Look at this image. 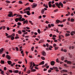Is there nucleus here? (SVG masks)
<instances>
[{
  "label": "nucleus",
  "instance_id": "nucleus-1",
  "mask_svg": "<svg viewBox=\"0 0 75 75\" xmlns=\"http://www.w3.org/2000/svg\"><path fill=\"white\" fill-rule=\"evenodd\" d=\"M5 34L6 36H7V37L8 38H14V36H15V34L14 33H13L12 35H8V34L7 33H5Z\"/></svg>",
  "mask_w": 75,
  "mask_h": 75
},
{
  "label": "nucleus",
  "instance_id": "nucleus-2",
  "mask_svg": "<svg viewBox=\"0 0 75 75\" xmlns=\"http://www.w3.org/2000/svg\"><path fill=\"white\" fill-rule=\"evenodd\" d=\"M55 4L57 6H61L62 7H63V4L61 2H59V4L58 3H56Z\"/></svg>",
  "mask_w": 75,
  "mask_h": 75
},
{
  "label": "nucleus",
  "instance_id": "nucleus-3",
  "mask_svg": "<svg viewBox=\"0 0 75 75\" xmlns=\"http://www.w3.org/2000/svg\"><path fill=\"white\" fill-rule=\"evenodd\" d=\"M23 18L22 16L20 17L19 18H17L15 19V21L16 22H17L18 21H21V19Z\"/></svg>",
  "mask_w": 75,
  "mask_h": 75
},
{
  "label": "nucleus",
  "instance_id": "nucleus-4",
  "mask_svg": "<svg viewBox=\"0 0 75 75\" xmlns=\"http://www.w3.org/2000/svg\"><path fill=\"white\" fill-rule=\"evenodd\" d=\"M41 54L42 56L45 57L46 56V53L44 51H42L41 52Z\"/></svg>",
  "mask_w": 75,
  "mask_h": 75
},
{
  "label": "nucleus",
  "instance_id": "nucleus-5",
  "mask_svg": "<svg viewBox=\"0 0 75 75\" xmlns=\"http://www.w3.org/2000/svg\"><path fill=\"white\" fill-rule=\"evenodd\" d=\"M9 13H10V14H9L8 15V17H11L12 15H13V12H9Z\"/></svg>",
  "mask_w": 75,
  "mask_h": 75
},
{
  "label": "nucleus",
  "instance_id": "nucleus-6",
  "mask_svg": "<svg viewBox=\"0 0 75 75\" xmlns=\"http://www.w3.org/2000/svg\"><path fill=\"white\" fill-rule=\"evenodd\" d=\"M25 23H26V24H28V21L27 20L25 21H23V24L24 25Z\"/></svg>",
  "mask_w": 75,
  "mask_h": 75
},
{
  "label": "nucleus",
  "instance_id": "nucleus-7",
  "mask_svg": "<svg viewBox=\"0 0 75 75\" xmlns=\"http://www.w3.org/2000/svg\"><path fill=\"white\" fill-rule=\"evenodd\" d=\"M6 58L7 59H8V60H10V59H11V57L9 55H7Z\"/></svg>",
  "mask_w": 75,
  "mask_h": 75
},
{
  "label": "nucleus",
  "instance_id": "nucleus-8",
  "mask_svg": "<svg viewBox=\"0 0 75 75\" xmlns=\"http://www.w3.org/2000/svg\"><path fill=\"white\" fill-rule=\"evenodd\" d=\"M50 64L52 66H54V65H55V62H54V61H52L51 62Z\"/></svg>",
  "mask_w": 75,
  "mask_h": 75
},
{
  "label": "nucleus",
  "instance_id": "nucleus-9",
  "mask_svg": "<svg viewBox=\"0 0 75 75\" xmlns=\"http://www.w3.org/2000/svg\"><path fill=\"white\" fill-rule=\"evenodd\" d=\"M51 1H50L48 3L49 7L51 8L52 7V5H51Z\"/></svg>",
  "mask_w": 75,
  "mask_h": 75
},
{
  "label": "nucleus",
  "instance_id": "nucleus-10",
  "mask_svg": "<svg viewBox=\"0 0 75 75\" xmlns=\"http://www.w3.org/2000/svg\"><path fill=\"white\" fill-rule=\"evenodd\" d=\"M74 34H75V32L74 31H73L71 32L70 34L71 35H74Z\"/></svg>",
  "mask_w": 75,
  "mask_h": 75
},
{
  "label": "nucleus",
  "instance_id": "nucleus-11",
  "mask_svg": "<svg viewBox=\"0 0 75 75\" xmlns=\"http://www.w3.org/2000/svg\"><path fill=\"white\" fill-rule=\"evenodd\" d=\"M44 61H42L39 64V65H44Z\"/></svg>",
  "mask_w": 75,
  "mask_h": 75
},
{
  "label": "nucleus",
  "instance_id": "nucleus-12",
  "mask_svg": "<svg viewBox=\"0 0 75 75\" xmlns=\"http://www.w3.org/2000/svg\"><path fill=\"white\" fill-rule=\"evenodd\" d=\"M52 39L54 40V41L55 42H58V40H55V39H56L55 38H52Z\"/></svg>",
  "mask_w": 75,
  "mask_h": 75
},
{
  "label": "nucleus",
  "instance_id": "nucleus-13",
  "mask_svg": "<svg viewBox=\"0 0 75 75\" xmlns=\"http://www.w3.org/2000/svg\"><path fill=\"white\" fill-rule=\"evenodd\" d=\"M28 16H30V15H31V13H30V11H27L26 12Z\"/></svg>",
  "mask_w": 75,
  "mask_h": 75
},
{
  "label": "nucleus",
  "instance_id": "nucleus-14",
  "mask_svg": "<svg viewBox=\"0 0 75 75\" xmlns=\"http://www.w3.org/2000/svg\"><path fill=\"white\" fill-rule=\"evenodd\" d=\"M7 62L8 65H11V61H8Z\"/></svg>",
  "mask_w": 75,
  "mask_h": 75
},
{
  "label": "nucleus",
  "instance_id": "nucleus-15",
  "mask_svg": "<svg viewBox=\"0 0 75 75\" xmlns=\"http://www.w3.org/2000/svg\"><path fill=\"white\" fill-rule=\"evenodd\" d=\"M41 14H44V11H45V10L44 9H42L41 11Z\"/></svg>",
  "mask_w": 75,
  "mask_h": 75
},
{
  "label": "nucleus",
  "instance_id": "nucleus-16",
  "mask_svg": "<svg viewBox=\"0 0 75 75\" xmlns=\"http://www.w3.org/2000/svg\"><path fill=\"white\" fill-rule=\"evenodd\" d=\"M37 6V4H35L33 5V8H34V7H36V6Z\"/></svg>",
  "mask_w": 75,
  "mask_h": 75
},
{
  "label": "nucleus",
  "instance_id": "nucleus-17",
  "mask_svg": "<svg viewBox=\"0 0 75 75\" xmlns=\"http://www.w3.org/2000/svg\"><path fill=\"white\" fill-rule=\"evenodd\" d=\"M3 52V48H2L1 49H0V54L2 53Z\"/></svg>",
  "mask_w": 75,
  "mask_h": 75
},
{
  "label": "nucleus",
  "instance_id": "nucleus-18",
  "mask_svg": "<svg viewBox=\"0 0 75 75\" xmlns=\"http://www.w3.org/2000/svg\"><path fill=\"white\" fill-rule=\"evenodd\" d=\"M30 67L31 68L33 66V62H31L30 63Z\"/></svg>",
  "mask_w": 75,
  "mask_h": 75
},
{
  "label": "nucleus",
  "instance_id": "nucleus-19",
  "mask_svg": "<svg viewBox=\"0 0 75 75\" xmlns=\"http://www.w3.org/2000/svg\"><path fill=\"white\" fill-rule=\"evenodd\" d=\"M72 63V62L70 61H68L67 62V64H71Z\"/></svg>",
  "mask_w": 75,
  "mask_h": 75
},
{
  "label": "nucleus",
  "instance_id": "nucleus-20",
  "mask_svg": "<svg viewBox=\"0 0 75 75\" xmlns=\"http://www.w3.org/2000/svg\"><path fill=\"white\" fill-rule=\"evenodd\" d=\"M53 68L54 69L56 70V69H58V67H53Z\"/></svg>",
  "mask_w": 75,
  "mask_h": 75
},
{
  "label": "nucleus",
  "instance_id": "nucleus-21",
  "mask_svg": "<svg viewBox=\"0 0 75 75\" xmlns=\"http://www.w3.org/2000/svg\"><path fill=\"white\" fill-rule=\"evenodd\" d=\"M62 71L63 72H67L68 71L67 70H62Z\"/></svg>",
  "mask_w": 75,
  "mask_h": 75
},
{
  "label": "nucleus",
  "instance_id": "nucleus-22",
  "mask_svg": "<svg viewBox=\"0 0 75 75\" xmlns=\"http://www.w3.org/2000/svg\"><path fill=\"white\" fill-rule=\"evenodd\" d=\"M69 15H70V13L69 12H68V13L66 15V16H69Z\"/></svg>",
  "mask_w": 75,
  "mask_h": 75
},
{
  "label": "nucleus",
  "instance_id": "nucleus-23",
  "mask_svg": "<svg viewBox=\"0 0 75 75\" xmlns=\"http://www.w3.org/2000/svg\"><path fill=\"white\" fill-rule=\"evenodd\" d=\"M70 35V34L69 33H67L66 34V37H68Z\"/></svg>",
  "mask_w": 75,
  "mask_h": 75
},
{
  "label": "nucleus",
  "instance_id": "nucleus-24",
  "mask_svg": "<svg viewBox=\"0 0 75 75\" xmlns=\"http://www.w3.org/2000/svg\"><path fill=\"white\" fill-rule=\"evenodd\" d=\"M38 33H39V34H40V33H41V31L40 30V29H38Z\"/></svg>",
  "mask_w": 75,
  "mask_h": 75
},
{
  "label": "nucleus",
  "instance_id": "nucleus-25",
  "mask_svg": "<svg viewBox=\"0 0 75 75\" xmlns=\"http://www.w3.org/2000/svg\"><path fill=\"white\" fill-rule=\"evenodd\" d=\"M59 48V47H54V48L55 50H57Z\"/></svg>",
  "mask_w": 75,
  "mask_h": 75
},
{
  "label": "nucleus",
  "instance_id": "nucleus-26",
  "mask_svg": "<svg viewBox=\"0 0 75 75\" xmlns=\"http://www.w3.org/2000/svg\"><path fill=\"white\" fill-rule=\"evenodd\" d=\"M70 20L71 21V22H73V21H74V19L72 18Z\"/></svg>",
  "mask_w": 75,
  "mask_h": 75
},
{
  "label": "nucleus",
  "instance_id": "nucleus-27",
  "mask_svg": "<svg viewBox=\"0 0 75 75\" xmlns=\"http://www.w3.org/2000/svg\"><path fill=\"white\" fill-rule=\"evenodd\" d=\"M36 70L35 69H32L31 70V72H35Z\"/></svg>",
  "mask_w": 75,
  "mask_h": 75
},
{
  "label": "nucleus",
  "instance_id": "nucleus-28",
  "mask_svg": "<svg viewBox=\"0 0 75 75\" xmlns=\"http://www.w3.org/2000/svg\"><path fill=\"white\" fill-rule=\"evenodd\" d=\"M15 48H16V50L17 51H18V50H19V49H18V47H15Z\"/></svg>",
  "mask_w": 75,
  "mask_h": 75
},
{
  "label": "nucleus",
  "instance_id": "nucleus-29",
  "mask_svg": "<svg viewBox=\"0 0 75 75\" xmlns=\"http://www.w3.org/2000/svg\"><path fill=\"white\" fill-rule=\"evenodd\" d=\"M56 21L57 23H59V21H60V20H57Z\"/></svg>",
  "mask_w": 75,
  "mask_h": 75
},
{
  "label": "nucleus",
  "instance_id": "nucleus-30",
  "mask_svg": "<svg viewBox=\"0 0 75 75\" xmlns=\"http://www.w3.org/2000/svg\"><path fill=\"white\" fill-rule=\"evenodd\" d=\"M18 70H16L14 71V72H15V73H16V74H17V73H18Z\"/></svg>",
  "mask_w": 75,
  "mask_h": 75
},
{
  "label": "nucleus",
  "instance_id": "nucleus-31",
  "mask_svg": "<svg viewBox=\"0 0 75 75\" xmlns=\"http://www.w3.org/2000/svg\"><path fill=\"white\" fill-rule=\"evenodd\" d=\"M58 60H59V59H58V58H57L56 59V61L57 62H58V63H59V61Z\"/></svg>",
  "mask_w": 75,
  "mask_h": 75
},
{
  "label": "nucleus",
  "instance_id": "nucleus-32",
  "mask_svg": "<svg viewBox=\"0 0 75 75\" xmlns=\"http://www.w3.org/2000/svg\"><path fill=\"white\" fill-rule=\"evenodd\" d=\"M25 20V19L24 18H22L21 19V21H24Z\"/></svg>",
  "mask_w": 75,
  "mask_h": 75
},
{
  "label": "nucleus",
  "instance_id": "nucleus-33",
  "mask_svg": "<svg viewBox=\"0 0 75 75\" xmlns=\"http://www.w3.org/2000/svg\"><path fill=\"white\" fill-rule=\"evenodd\" d=\"M41 58L42 59V60H45V57H41Z\"/></svg>",
  "mask_w": 75,
  "mask_h": 75
},
{
  "label": "nucleus",
  "instance_id": "nucleus-34",
  "mask_svg": "<svg viewBox=\"0 0 75 75\" xmlns=\"http://www.w3.org/2000/svg\"><path fill=\"white\" fill-rule=\"evenodd\" d=\"M1 64H4V61L1 60Z\"/></svg>",
  "mask_w": 75,
  "mask_h": 75
},
{
  "label": "nucleus",
  "instance_id": "nucleus-35",
  "mask_svg": "<svg viewBox=\"0 0 75 75\" xmlns=\"http://www.w3.org/2000/svg\"><path fill=\"white\" fill-rule=\"evenodd\" d=\"M5 1L7 3H10V1Z\"/></svg>",
  "mask_w": 75,
  "mask_h": 75
},
{
  "label": "nucleus",
  "instance_id": "nucleus-36",
  "mask_svg": "<svg viewBox=\"0 0 75 75\" xmlns=\"http://www.w3.org/2000/svg\"><path fill=\"white\" fill-rule=\"evenodd\" d=\"M61 59H62V61H64V57H62Z\"/></svg>",
  "mask_w": 75,
  "mask_h": 75
},
{
  "label": "nucleus",
  "instance_id": "nucleus-37",
  "mask_svg": "<svg viewBox=\"0 0 75 75\" xmlns=\"http://www.w3.org/2000/svg\"><path fill=\"white\" fill-rule=\"evenodd\" d=\"M31 72V70H29L27 71V73H28V74H30Z\"/></svg>",
  "mask_w": 75,
  "mask_h": 75
},
{
  "label": "nucleus",
  "instance_id": "nucleus-38",
  "mask_svg": "<svg viewBox=\"0 0 75 75\" xmlns=\"http://www.w3.org/2000/svg\"><path fill=\"white\" fill-rule=\"evenodd\" d=\"M18 34H21V31H18Z\"/></svg>",
  "mask_w": 75,
  "mask_h": 75
},
{
  "label": "nucleus",
  "instance_id": "nucleus-39",
  "mask_svg": "<svg viewBox=\"0 0 75 75\" xmlns=\"http://www.w3.org/2000/svg\"><path fill=\"white\" fill-rule=\"evenodd\" d=\"M9 72H10L11 73H13V71L11 70H8Z\"/></svg>",
  "mask_w": 75,
  "mask_h": 75
},
{
  "label": "nucleus",
  "instance_id": "nucleus-40",
  "mask_svg": "<svg viewBox=\"0 0 75 75\" xmlns=\"http://www.w3.org/2000/svg\"><path fill=\"white\" fill-rule=\"evenodd\" d=\"M29 1L31 2V3H33L34 2V1H33V0H29Z\"/></svg>",
  "mask_w": 75,
  "mask_h": 75
},
{
  "label": "nucleus",
  "instance_id": "nucleus-41",
  "mask_svg": "<svg viewBox=\"0 0 75 75\" xmlns=\"http://www.w3.org/2000/svg\"><path fill=\"white\" fill-rule=\"evenodd\" d=\"M21 23L20 22H18V25H21Z\"/></svg>",
  "mask_w": 75,
  "mask_h": 75
},
{
  "label": "nucleus",
  "instance_id": "nucleus-42",
  "mask_svg": "<svg viewBox=\"0 0 75 75\" xmlns=\"http://www.w3.org/2000/svg\"><path fill=\"white\" fill-rule=\"evenodd\" d=\"M52 7L53 8H54V7H55V4H52Z\"/></svg>",
  "mask_w": 75,
  "mask_h": 75
},
{
  "label": "nucleus",
  "instance_id": "nucleus-43",
  "mask_svg": "<svg viewBox=\"0 0 75 75\" xmlns=\"http://www.w3.org/2000/svg\"><path fill=\"white\" fill-rule=\"evenodd\" d=\"M34 47H31V51H34V50L33 49H34Z\"/></svg>",
  "mask_w": 75,
  "mask_h": 75
},
{
  "label": "nucleus",
  "instance_id": "nucleus-44",
  "mask_svg": "<svg viewBox=\"0 0 75 75\" xmlns=\"http://www.w3.org/2000/svg\"><path fill=\"white\" fill-rule=\"evenodd\" d=\"M48 27L49 28H51V26L50 24H49L48 25Z\"/></svg>",
  "mask_w": 75,
  "mask_h": 75
},
{
  "label": "nucleus",
  "instance_id": "nucleus-45",
  "mask_svg": "<svg viewBox=\"0 0 75 75\" xmlns=\"http://www.w3.org/2000/svg\"><path fill=\"white\" fill-rule=\"evenodd\" d=\"M26 69H27V68L25 67L24 69V71L25 72L26 71Z\"/></svg>",
  "mask_w": 75,
  "mask_h": 75
},
{
  "label": "nucleus",
  "instance_id": "nucleus-46",
  "mask_svg": "<svg viewBox=\"0 0 75 75\" xmlns=\"http://www.w3.org/2000/svg\"><path fill=\"white\" fill-rule=\"evenodd\" d=\"M59 38H61L62 37H64V36L63 35H60V36H59Z\"/></svg>",
  "mask_w": 75,
  "mask_h": 75
},
{
  "label": "nucleus",
  "instance_id": "nucleus-47",
  "mask_svg": "<svg viewBox=\"0 0 75 75\" xmlns=\"http://www.w3.org/2000/svg\"><path fill=\"white\" fill-rule=\"evenodd\" d=\"M58 9H57L54 11V12H57V11H58Z\"/></svg>",
  "mask_w": 75,
  "mask_h": 75
},
{
  "label": "nucleus",
  "instance_id": "nucleus-48",
  "mask_svg": "<svg viewBox=\"0 0 75 75\" xmlns=\"http://www.w3.org/2000/svg\"><path fill=\"white\" fill-rule=\"evenodd\" d=\"M52 37H54V38H57V36H56L55 35H53V36H52Z\"/></svg>",
  "mask_w": 75,
  "mask_h": 75
},
{
  "label": "nucleus",
  "instance_id": "nucleus-49",
  "mask_svg": "<svg viewBox=\"0 0 75 75\" xmlns=\"http://www.w3.org/2000/svg\"><path fill=\"white\" fill-rule=\"evenodd\" d=\"M56 31L57 32V33H59V32L58 30V29H56Z\"/></svg>",
  "mask_w": 75,
  "mask_h": 75
},
{
  "label": "nucleus",
  "instance_id": "nucleus-50",
  "mask_svg": "<svg viewBox=\"0 0 75 75\" xmlns=\"http://www.w3.org/2000/svg\"><path fill=\"white\" fill-rule=\"evenodd\" d=\"M57 45H56V44L54 43L53 44V47H55V46H56Z\"/></svg>",
  "mask_w": 75,
  "mask_h": 75
},
{
  "label": "nucleus",
  "instance_id": "nucleus-51",
  "mask_svg": "<svg viewBox=\"0 0 75 75\" xmlns=\"http://www.w3.org/2000/svg\"><path fill=\"white\" fill-rule=\"evenodd\" d=\"M33 66L34 67H35V63H34V62H33Z\"/></svg>",
  "mask_w": 75,
  "mask_h": 75
},
{
  "label": "nucleus",
  "instance_id": "nucleus-52",
  "mask_svg": "<svg viewBox=\"0 0 75 75\" xmlns=\"http://www.w3.org/2000/svg\"><path fill=\"white\" fill-rule=\"evenodd\" d=\"M63 51L65 52H67V50L65 49L63 50Z\"/></svg>",
  "mask_w": 75,
  "mask_h": 75
},
{
  "label": "nucleus",
  "instance_id": "nucleus-53",
  "mask_svg": "<svg viewBox=\"0 0 75 75\" xmlns=\"http://www.w3.org/2000/svg\"><path fill=\"white\" fill-rule=\"evenodd\" d=\"M1 74H4V71H2L1 72Z\"/></svg>",
  "mask_w": 75,
  "mask_h": 75
},
{
  "label": "nucleus",
  "instance_id": "nucleus-54",
  "mask_svg": "<svg viewBox=\"0 0 75 75\" xmlns=\"http://www.w3.org/2000/svg\"><path fill=\"white\" fill-rule=\"evenodd\" d=\"M25 61L26 62V64H27V59H25Z\"/></svg>",
  "mask_w": 75,
  "mask_h": 75
},
{
  "label": "nucleus",
  "instance_id": "nucleus-55",
  "mask_svg": "<svg viewBox=\"0 0 75 75\" xmlns=\"http://www.w3.org/2000/svg\"><path fill=\"white\" fill-rule=\"evenodd\" d=\"M46 46L47 47H49V45L47 43L46 45Z\"/></svg>",
  "mask_w": 75,
  "mask_h": 75
},
{
  "label": "nucleus",
  "instance_id": "nucleus-56",
  "mask_svg": "<svg viewBox=\"0 0 75 75\" xmlns=\"http://www.w3.org/2000/svg\"><path fill=\"white\" fill-rule=\"evenodd\" d=\"M4 70H5V71H6V70H7V68H6V67H5L4 68Z\"/></svg>",
  "mask_w": 75,
  "mask_h": 75
},
{
  "label": "nucleus",
  "instance_id": "nucleus-57",
  "mask_svg": "<svg viewBox=\"0 0 75 75\" xmlns=\"http://www.w3.org/2000/svg\"><path fill=\"white\" fill-rule=\"evenodd\" d=\"M51 27H54V25L53 24H51Z\"/></svg>",
  "mask_w": 75,
  "mask_h": 75
},
{
  "label": "nucleus",
  "instance_id": "nucleus-58",
  "mask_svg": "<svg viewBox=\"0 0 75 75\" xmlns=\"http://www.w3.org/2000/svg\"><path fill=\"white\" fill-rule=\"evenodd\" d=\"M35 69H38H38H39L38 68V67H35Z\"/></svg>",
  "mask_w": 75,
  "mask_h": 75
},
{
  "label": "nucleus",
  "instance_id": "nucleus-59",
  "mask_svg": "<svg viewBox=\"0 0 75 75\" xmlns=\"http://www.w3.org/2000/svg\"><path fill=\"white\" fill-rule=\"evenodd\" d=\"M48 65V63H46L45 64V67H47Z\"/></svg>",
  "mask_w": 75,
  "mask_h": 75
},
{
  "label": "nucleus",
  "instance_id": "nucleus-60",
  "mask_svg": "<svg viewBox=\"0 0 75 75\" xmlns=\"http://www.w3.org/2000/svg\"><path fill=\"white\" fill-rule=\"evenodd\" d=\"M44 71H47V69L44 68L43 70Z\"/></svg>",
  "mask_w": 75,
  "mask_h": 75
},
{
  "label": "nucleus",
  "instance_id": "nucleus-61",
  "mask_svg": "<svg viewBox=\"0 0 75 75\" xmlns=\"http://www.w3.org/2000/svg\"><path fill=\"white\" fill-rule=\"evenodd\" d=\"M19 3H20V4H22L23 3V2L22 1H19Z\"/></svg>",
  "mask_w": 75,
  "mask_h": 75
},
{
  "label": "nucleus",
  "instance_id": "nucleus-62",
  "mask_svg": "<svg viewBox=\"0 0 75 75\" xmlns=\"http://www.w3.org/2000/svg\"><path fill=\"white\" fill-rule=\"evenodd\" d=\"M28 10H29V11H30V7H28Z\"/></svg>",
  "mask_w": 75,
  "mask_h": 75
},
{
  "label": "nucleus",
  "instance_id": "nucleus-63",
  "mask_svg": "<svg viewBox=\"0 0 75 75\" xmlns=\"http://www.w3.org/2000/svg\"><path fill=\"white\" fill-rule=\"evenodd\" d=\"M65 21H66V19H63L62 21V22H64Z\"/></svg>",
  "mask_w": 75,
  "mask_h": 75
},
{
  "label": "nucleus",
  "instance_id": "nucleus-64",
  "mask_svg": "<svg viewBox=\"0 0 75 75\" xmlns=\"http://www.w3.org/2000/svg\"><path fill=\"white\" fill-rule=\"evenodd\" d=\"M5 54H3L2 55V57H5Z\"/></svg>",
  "mask_w": 75,
  "mask_h": 75
}]
</instances>
